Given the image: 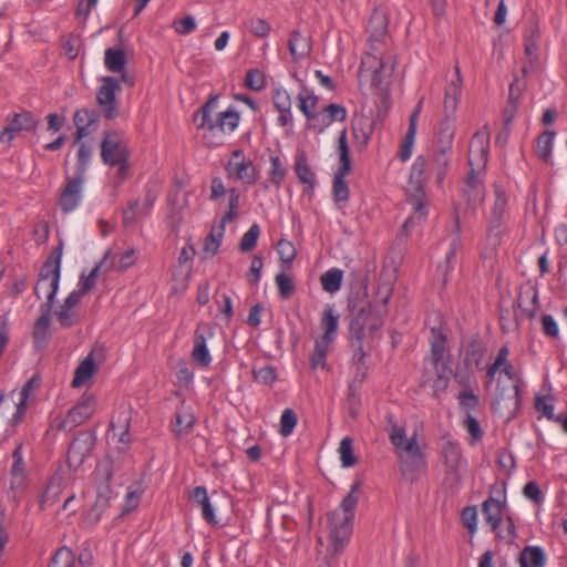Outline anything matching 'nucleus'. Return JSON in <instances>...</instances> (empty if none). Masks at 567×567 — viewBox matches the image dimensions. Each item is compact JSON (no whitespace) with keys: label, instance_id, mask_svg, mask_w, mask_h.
Segmentation results:
<instances>
[{"label":"nucleus","instance_id":"nucleus-1","mask_svg":"<svg viewBox=\"0 0 567 567\" xmlns=\"http://www.w3.org/2000/svg\"><path fill=\"white\" fill-rule=\"evenodd\" d=\"M451 159V151L436 148L430 166L424 156H417L411 167L410 177L406 186L408 202L412 206L413 214L402 225L406 230L416 221H421L427 215V200L424 192L425 172L427 168L435 174L437 183H442Z\"/></svg>","mask_w":567,"mask_h":567},{"label":"nucleus","instance_id":"nucleus-2","mask_svg":"<svg viewBox=\"0 0 567 567\" xmlns=\"http://www.w3.org/2000/svg\"><path fill=\"white\" fill-rule=\"evenodd\" d=\"M389 299L390 295H386L380 305L369 303L362 307L350 321L349 340L358 367L364 365L372 343L380 339Z\"/></svg>","mask_w":567,"mask_h":567},{"label":"nucleus","instance_id":"nucleus-3","mask_svg":"<svg viewBox=\"0 0 567 567\" xmlns=\"http://www.w3.org/2000/svg\"><path fill=\"white\" fill-rule=\"evenodd\" d=\"M359 487V482L352 484L340 506L327 514L326 529L330 543L329 550L333 555H339L344 550L352 535L354 511L359 502L357 496Z\"/></svg>","mask_w":567,"mask_h":567},{"label":"nucleus","instance_id":"nucleus-4","mask_svg":"<svg viewBox=\"0 0 567 567\" xmlns=\"http://www.w3.org/2000/svg\"><path fill=\"white\" fill-rule=\"evenodd\" d=\"M216 99H209L194 115V122L198 128H206L210 133L231 134L239 125V113L233 109L218 112L213 115Z\"/></svg>","mask_w":567,"mask_h":567},{"label":"nucleus","instance_id":"nucleus-5","mask_svg":"<svg viewBox=\"0 0 567 567\" xmlns=\"http://www.w3.org/2000/svg\"><path fill=\"white\" fill-rule=\"evenodd\" d=\"M62 245L56 247L43 264L39 279L34 287V293L40 299L45 296L49 303H54L59 290L61 276Z\"/></svg>","mask_w":567,"mask_h":567},{"label":"nucleus","instance_id":"nucleus-6","mask_svg":"<svg viewBox=\"0 0 567 567\" xmlns=\"http://www.w3.org/2000/svg\"><path fill=\"white\" fill-rule=\"evenodd\" d=\"M338 152L340 166L333 175L332 195L334 203L342 208L346 206L350 197V189L344 177L351 172L350 150L346 128L340 132L338 138Z\"/></svg>","mask_w":567,"mask_h":567},{"label":"nucleus","instance_id":"nucleus-7","mask_svg":"<svg viewBox=\"0 0 567 567\" xmlns=\"http://www.w3.org/2000/svg\"><path fill=\"white\" fill-rule=\"evenodd\" d=\"M130 151L122 133L107 131L104 133L101 143V158L104 164L115 166L118 163L127 162Z\"/></svg>","mask_w":567,"mask_h":567},{"label":"nucleus","instance_id":"nucleus-8","mask_svg":"<svg viewBox=\"0 0 567 567\" xmlns=\"http://www.w3.org/2000/svg\"><path fill=\"white\" fill-rule=\"evenodd\" d=\"M132 415L133 410L130 405H121L110 423L112 439L115 441L116 449L121 452L128 450L132 443V435L130 433Z\"/></svg>","mask_w":567,"mask_h":567},{"label":"nucleus","instance_id":"nucleus-9","mask_svg":"<svg viewBox=\"0 0 567 567\" xmlns=\"http://www.w3.org/2000/svg\"><path fill=\"white\" fill-rule=\"evenodd\" d=\"M102 85L96 92V102L105 118L113 120L118 115L116 94L121 91V83L116 78L103 76Z\"/></svg>","mask_w":567,"mask_h":567},{"label":"nucleus","instance_id":"nucleus-10","mask_svg":"<svg viewBox=\"0 0 567 567\" xmlns=\"http://www.w3.org/2000/svg\"><path fill=\"white\" fill-rule=\"evenodd\" d=\"M495 199L492 207L488 227V240L494 245L499 244V236L502 234V226L507 219V196L502 186L495 185L494 187Z\"/></svg>","mask_w":567,"mask_h":567},{"label":"nucleus","instance_id":"nucleus-11","mask_svg":"<svg viewBox=\"0 0 567 567\" xmlns=\"http://www.w3.org/2000/svg\"><path fill=\"white\" fill-rule=\"evenodd\" d=\"M401 460L403 474L420 473L425 470V455L416 442V433L404 442L401 449H396Z\"/></svg>","mask_w":567,"mask_h":567},{"label":"nucleus","instance_id":"nucleus-12","mask_svg":"<svg viewBox=\"0 0 567 567\" xmlns=\"http://www.w3.org/2000/svg\"><path fill=\"white\" fill-rule=\"evenodd\" d=\"M226 172L229 177L246 185H252L257 182V169L252 161L246 158L241 150H235L231 153Z\"/></svg>","mask_w":567,"mask_h":567},{"label":"nucleus","instance_id":"nucleus-13","mask_svg":"<svg viewBox=\"0 0 567 567\" xmlns=\"http://www.w3.org/2000/svg\"><path fill=\"white\" fill-rule=\"evenodd\" d=\"M489 134L486 130L476 132L468 147V164L473 173H481L487 164Z\"/></svg>","mask_w":567,"mask_h":567},{"label":"nucleus","instance_id":"nucleus-14","mask_svg":"<svg viewBox=\"0 0 567 567\" xmlns=\"http://www.w3.org/2000/svg\"><path fill=\"white\" fill-rule=\"evenodd\" d=\"M214 337V330L209 323L199 322L194 332V347L192 359L202 368H208L212 363V355L207 348V341Z\"/></svg>","mask_w":567,"mask_h":567},{"label":"nucleus","instance_id":"nucleus-15","mask_svg":"<svg viewBox=\"0 0 567 567\" xmlns=\"http://www.w3.org/2000/svg\"><path fill=\"white\" fill-rule=\"evenodd\" d=\"M8 124L0 132V143L10 144L22 131H33L38 126V121L29 111L14 113L12 117L7 118Z\"/></svg>","mask_w":567,"mask_h":567},{"label":"nucleus","instance_id":"nucleus-16","mask_svg":"<svg viewBox=\"0 0 567 567\" xmlns=\"http://www.w3.org/2000/svg\"><path fill=\"white\" fill-rule=\"evenodd\" d=\"M83 181L84 177L82 176L68 178V182L59 197V205L64 213L73 212L81 203Z\"/></svg>","mask_w":567,"mask_h":567},{"label":"nucleus","instance_id":"nucleus-17","mask_svg":"<svg viewBox=\"0 0 567 567\" xmlns=\"http://www.w3.org/2000/svg\"><path fill=\"white\" fill-rule=\"evenodd\" d=\"M454 75L447 82L444 91L443 109L445 115H454L462 94L463 79L458 65L454 66Z\"/></svg>","mask_w":567,"mask_h":567},{"label":"nucleus","instance_id":"nucleus-18","mask_svg":"<svg viewBox=\"0 0 567 567\" xmlns=\"http://www.w3.org/2000/svg\"><path fill=\"white\" fill-rule=\"evenodd\" d=\"M499 497L489 496L484 501L482 511L487 524L493 532H497L502 523L503 509L506 506V497L502 492H498Z\"/></svg>","mask_w":567,"mask_h":567},{"label":"nucleus","instance_id":"nucleus-19","mask_svg":"<svg viewBox=\"0 0 567 567\" xmlns=\"http://www.w3.org/2000/svg\"><path fill=\"white\" fill-rule=\"evenodd\" d=\"M99 118L100 115L95 110L81 109L75 112L73 121L76 126V142L97 130Z\"/></svg>","mask_w":567,"mask_h":567},{"label":"nucleus","instance_id":"nucleus-20","mask_svg":"<svg viewBox=\"0 0 567 567\" xmlns=\"http://www.w3.org/2000/svg\"><path fill=\"white\" fill-rule=\"evenodd\" d=\"M96 402L93 396H86L76 405L71 408L64 420V425L79 426L86 422L95 411Z\"/></svg>","mask_w":567,"mask_h":567},{"label":"nucleus","instance_id":"nucleus-21","mask_svg":"<svg viewBox=\"0 0 567 567\" xmlns=\"http://www.w3.org/2000/svg\"><path fill=\"white\" fill-rule=\"evenodd\" d=\"M431 359L434 368L451 367L446 337L436 329L431 330Z\"/></svg>","mask_w":567,"mask_h":567},{"label":"nucleus","instance_id":"nucleus-22","mask_svg":"<svg viewBox=\"0 0 567 567\" xmlns=\"http://www.w3.org/2000/svg\"><path fill=\"white\" fill-rule=\"evenodd\" d=\"M53 305L54 303L44 302L40 307L41 316L38 318L33 330L34 344L39 349H43L51 337L49 327Z\"/></svg>","mask_w":567,"mask_h":567},{"label":"nucleus","instance_id":"nucleus-23","mask_svg":"<svg viewBox=\"0 0 567 567\" xmlns=\"http://www.w3.org/2000/svg\"><path fill=\"white\" fill-rule=\"evenodd\" d=\"M502 372L511 380L513 381V384L511 389L508 390V393H505V390L501 388V381L497 382V400L498 403L502 401H507L509 405L513 408H517L520 402V389L517 380V375L514 372V367L509 362L508 364L502 367Z\"/></svg>","mask_w":567,"mask_h":567},{"label":"nucleus","instance_id":"nucleus-24","mask_svg":"<svg viewBox=\"0 0 567 567\" xmlns=\"http://www.w3.org/2000/svg\"><path fill=\"white\" fill-rule=\"evenodd\" d=\"M517 305L528 319H534L539 310L538 289L527 285L520 288Z\"/></svg>","mask_w":567,"mask_h":567},{"label":"nucleus","instance_id":"nucleus-25","mask_svg":"<svg viewBox=\"0 0 567 567\" xmlns=\"http://www.w3.org/2000/svg\"><path fill=\"white\" fill-rule=\"evenodd\" d=\"M288 49L295 62L310 55L312 45L310 38L303 37L299 30H293L288 40Z\"/></svg>","mask_w":567,"mask_h":567},{"label":"nucleus","instance_id":"nucleus-26","mask_svg":"<svg viewBox=\"0 0 567 567\" xmlns=\"http://www.w3.org/2000/svg\"><path fill=\"white\" fill-rule=\"evenodd\" d=\"M94 441L89 435H83L74 439L70 444L68 451V460L70 463H83L84 458L90 455Z\"/></svg>","mask_w":567,"mask_h":567},{"label":"nucleus","instance_id":"nucleus-27","mask_svg":"<svg viewBox=\"0 0 567 567\" xmlns=\"http://www.w3.org/2000/svg\"><path fill=\"white\" fill-rule=\"evenodd\" d=\"M190 499L202 507V517L210 525H217L218 520L215 515L214 507L204 486H197L190 494Z\"/></svg>","mask_w":567,"mask_h":567},{"label":"nucleus","instance_id":"nucleus-28","mask_svg":"<svg viewBox=\"0 0 567 567\" xmlns=\"http://www.w3.org/2000/svg\"><path fill=\"white\" fill-rule=\"evenodd\" d=\"M83 296L81 292L72 291L64 300L63 305L56 310L55 315L60 324L64 328H70L74 324V312L72 309L80 303Z\"/></svg>","mask_w":567,"mask_h":567},{"label":"nucleus","instance_id":"nucleus-29","mask_svg":"<svg viewBox=\"0 0 567 567\" xmlns=\"http://www.w3.org/2000/svg\"><path fill=\"white\" fill-rule=\"evenodd\" d=\"M293 169L299 182L306 185L305 192H312L316 187V174L310 168L305 153L296 157Z\"/></svg>","mask_w":567,"mask_h":567},{"label":"nucleus","instance_id":"nucleus-30","mask_svg":"<svg viewBox=\"0 0 567 567\" xmlns=\"http://www.w3.org/2000/svg\"><path fill=\"white\" fill-rule=\"evenodd\" d=\"M485 354V346L478 338L470 340L463 347L464 363L468 369L480 367Z\"/></svg>","mask_w":567,"mask_h":567},{"label":"nucleus","instance_id":"nucleus-31","mask_svg":"<svg viewBox=\"0 0 567 567\" xmlns=\"http://www.w3.org/2000/svg\"><path fill=\"white\" fill-rule=\"evenodd\" d=\"M518 563L520 567H544L546 555L539 546H526L519 553Z\"/></svg>","mask_w":567,"mask_h":567},{"label":"nucleus","instance_id":"nucleus-32","mask_svg":"<svg viewBox=\"0 0 567 567\" xmlns=\"http://www.w3.org/2000/svg\"><path fill=\"white\" fill-rule=\"evenodd\" d=\"M195 416L189 406L184 403L176 411L175 424L173 425V431L178 436H183L188 434L195 424Z\"/></svg>","mask_w":567,"mask_h":567},{"label":"nucleus","instance_id":"nucleus-33","mask_svg":"<svg viewBox=\"0 0 567 567\" xmlns=\"http://www.w3.org/2000/svg\"><path fill=\"white\" fill-rule=\"evenodd\" d=\"M320 326L323 330V334L319 339L332 343L336 339V332L339 326V316L334 313V310L331 306L324 308L320 320Z\"/></svg>","mask_w":567,"mask_h":567},{"label":"nucleus","instance_id":"nucleus-34","mask_svg":"<svg viewBox=\"0 0 567 567\" xmlns=\"http://www.w3.org/2000/svg\"><path fill=\"white\" fill-rule=\"evenodd\" d=\"M480 174L481 173H473V171H471L463 188V194L472 206H476L483 202V186L480 179Z\"/></svg>","mask_w":567,"mask_h":567},{"label":"nucleus","instance_id":"nucleus-35","mask_svg":"<svg viewBox=\"0 0 567 567\" xmlns=\"http://www.w3.org/2000/svg\"><path fill=\"white\" fill-rule=\"evenodd\" d=\"M384 68V63L382 59L378 58L377 55L372 53H365L361 59L360 64V73L364 74L368 72L372 73V83L380 84L381 79V72Z\"/></svg>","mask_w":567,"mask_h":567},{"label":"nucleus","instance_id":"nucleus-36","mask_svg":"<svg viewBox=\"0 0 567 567\" xmlns=\"http://www.w3.org/2000/svg\"><path fill=\"white\" fill-rule=\"evenodd\" d=\"M453 117L454 115H445V118L442 121L440 125L436 148L452 151V145L455 136V126L453 123Z\"/></svg>","mask_w":567,"mask_h":567},{"label":"nucleus","instance_id":"nucleus-37","mask_svg":"<svg viewBox=\"0 0 567 567\" xmlns=\"http://www.w3.org/2000/svg\"><path fill=\"white\" fill-rule=\"evenodd\" d=\"M367 30L370 38L381 40L388 32V19L383 11L375 10L368 22Z\"/></svg>","mask_w":567,"mask_h":567},{"label":"nucleus","instance_id":"nucleus-38","mask_svg":"<svg viewBox=\"0 0 567 567\" xmlns=\"http://www.w3.org/2000/svg\"><path fill=\"white\" fill-rule=\"evenodd\" d=\"M104 64L110 72H123L126 65V55L123 49H106L104 52Z\"/></svg>","mask_w":567,"mask_h":567},{"label":"nucleus","instance_id":"nucleus-39","mask_svg":"<svg viewBox=\"0 0 567 567\" xmlns=\"http://www.w3.org/2000/svg\"><path fill=\"white\" fill-rule=\"evenodd\" d=\"M13 463L10 470L12 485H22L25 478V463L23 460L22 444H19L12 452Z\"/></svg>","mask_w":567,"mask_h":567},{"label":"nucleus","instance_id":"nucleus-40","mask_svg":"<svg viewBox=\"0 0 567 567\" xmlns=\"http://www.w3.org/2000/svg\"><path fill=\"white\" fill-rule=\"evenodd\" d=\"M343 280V271L339 268H331L320 277L322 289L329 293L340 290Z\"/></svg>","mask_w":567,"mask_h":567},{"label":"nucleus","instance_id":"nucleus-41","mask_svg":"<svg viewBox=\"0 0 567 567\" xmlns=\"http://www.w3.org/2000/svg\"><path fill=\"white\" fill-rule=\"evenodd\" d=\"M109 255H110V250H107L105 252L103 260H101L99 264H96L94 266V268L89 272V275H85V274L81 275L80 282H79V290H76V291L81 292L82 296H84L85 293H87L90 290H92L94 288L99 272L103 268L104 262L107 259Z\"/></svg>","mask_w":567,"mask_h":567},{"label":"nucleus","instance_id":"nucleus-42","mask_svg":"<svg viewBox=\"0 0 567 567\" xmlns=\"http://www.w3.org/2000/svg\"><path fill=\"white\" fill-rule=\"evenodd\" d=\"M555 133L550 131L543 132L536 141L535 153L537 157L547 162L551 156Z\"/></svg>","mask_w":567,"mask_h":567},{"label":"nucleus","instance_id":"nucleus-43","mask_svg":"<svg viewBox=\"0 0 567 567\" xmlns=\"http://www.w3.org/2000/svg\"><path fill=\"white\" fill-rule=\"evenodd\" d=\"M297 99L299 101V110L308 120L316 112L317 104L319 101L318 96L315 95L313 92L310 91L309 89L303 87L299 92Z\"/></svg>","mask_w":567,"mask_h":567},{"label":"nucleus","instance_id":"nucleus-44","mask_svg":"<svg viewBox=\"0 0 567 567\" xmlns=\"http://www.w3.org/2000/svg\"><path fill=\"white\" fill-rule=\"evenodd\" d=\"M94 368L92 355L86 357L75 369L72 386L79 388L86 382L93 375Z\"/></svg>","mask_w":567,"mask_h":567},{"label":"nucleus","instance_id":"nucleus-45","mask_svg":"<svg viewBox=\"0 0 567 567\" xmlns=\"http://www.w3.org/2000/svg\"><path fill=\"white\" fill-rule=\"evenodd\" d=\"M331 342L326 340H316L313 352L310 355V364L312 369H324L327 365V354L330 350Z\"/></svg>","mask_w":567,"mask_h":567},{"label":"nucleus","instance_id":"nucleus-46","mask_svg":"<svg viewBox=\"0 0 567 567\" xmlns=\"http://www.w3.org/2000/svg\"><path fill=\"white\" fill-rule=\"evenodd\" d=\"M286 174L287 169L281 158L279 156H270L269 182L279 188Z\"/></svg>","mask_w":567,"mask_h":567},{"label":"nucleus","instance_id":"nucleus-47","mask_svg":"<svg viewBox=\"0 0 567 567\" xmlns=\"http://www.w3.org/2000/svg\"><path fill=\"white\" fill-rule=\"evenodd\" d=\"M352 439L350 436H346L341 440L339 444V455L342 467H352L357 464L358 460L353 454L352 447Z\"/></svg>","mask_w":567,"mask_h":567},{"label":"nucleus","instance_id":"nucleus-48","mask_svg":"<svg viewBox=\"0 0 567 567\" xmlns=\"http://www.w3.org/2000/svg\"><path fill=\"white\" fill-rule=\"evenodd\" d=\"M49 567H80L75 563V556L68 547L59 548L51 559Z\"/></svg>","mask_w":567,"mask_h":567},{"label":"nucleus","instance_id":"nucleus-49","mask_svg":"<svg viewBox=\"0 0 567 567\" xmlns=\"http://www.w3.org/2000/svg\"><path fill=\"white\" fill-rule=\"evenodd\" d=\"M436 379L433 382V395L439 398L444 393L450 383V375L452 373L451 367L434 368Z\"/></svg>","mask_w":567,"mask_h":567},{"label":"nucleus","instance_id":"nucleus-50","mask_svg":"<svg viewBox=\"0 0 567 567\" xmlns=\"http://www.w3.org/2000/svg\"><path fill=\"white\" fill-rule=\"evenodd\" d=\"M260 227L258 224H252L249 229L243 235L240 243H239V250L241 252H249L251 251L256 246L258 238L260 236Z\"/></svg>","mask_w":567,"mask_h":567},{"label":"nucleus","instance_id":"nucleus-51","mask_svg":"<svg viewBox=\"0 0 567 567\" xmlns=\"http://www.w3.org/2000/svg\"><path fill=\"white\" fill-rule=\"evenodd\" d=\"M228 193H229L228 212L223 216L221 221H220L221 233L225 229V225L227 223L233 221L236 218L237 209L239 207L240 196H239V193L237 192V189L231 188V189H229Z\"/></svg>","mask_w":567,"mask_h":567},{"label":"nucleus","instance_id":"nucleus-52","mask_svg":"<svg viewBox=\"0 0 567 567\" xmlns=\"http://www.w3.org/2000/svg\"><path fill=\"white\" fill-rule=\"evenodd\" d=\"M246 28L257 38H266L271 31V25L261 18H251L246 22Z\"/></svg>","mask_w":567,"mask_h":567},{"label":"nucleus","instance_id":"nucleus-53","mask_svg":"<svg viewBox=\"0 0 567 567\" xmlns=\"http://www.w3.org/2000/svg\"><path fill=\"white\" fill-rule=\"evenodd\" d=\"M275 282L278 288L280 298L282 300L289 299L295 291L292 279L285 272H279L275 278Z\"/></svg>","mask_w":567,"mask_h":567},{"label":"nucleus","instance_id":"nucleus-54","mask_svg":"<svg viewBox=\"0 0 567 567\" xmlns=\"http://www.w3.org/2000/svg\"><path fill=\"white\" fill-rule=\"evenodd\" d=\"M267 82L265 74L258 69H250L246 73L245 85L254 91H261L265 89Z\"/></svg>","mask_w":567,"mask_h":567},{"label":"nucleus","instance_id":"nucleus-55","mask_svg":"<svg viewBox=\"0 0 567 567\" xmlns=\"http://www.w3.org/2000/svg\"><path fill=\"white\" fill-rule=\"evenodd\" d=\"M252 374L255 381L267 385L272 384L278 378L276 369L271 365H264L258 369L254 368Z\"/></svg>","mask_w":567,"mask_h":567},{"label":"nucleus","instance_id":"nucleus-56","mask_svg":"<svg viewBox=\"0 0 567 567\" xmlns=\"http://www.w3.org/2000/svg\"><path fill=\"white\" fill-rule=\"evenodd\" d=\"M277 251L280 261L285 264H291L297 255L293 244L287 239H280L277 243Z\"/></svg>","mask_w":567,"mask_h":567},{"label":"nucleus","instance_id":"nucleus-57","mask_svg":"<svg viewBox=\"0 0 567 567\" xmlns=\"http://www.w3.org/2000/svg\"><path fill=\"white\" fill-rule=\"evenodd\" d=\"M297 425V415L291 409H285L280 417V434L289 436Z\"/></svg>","mask_w":567,"mask_h":567},{"label":"nucleus","instance_id":"nucleus-58","mask_svg":"<svg viewBox=\"0 0 567 567\" xmlns=\"http://www.w3.org/2000/svg\"><path fill=\"white\" fill-rule=\"evenodd\" d=\"M328 115L324 112V107L321 112H315L309 118V127L318 133H322L332 123L327 118Z\"/></svg>","mask_w":567,"mask_h":567},{"label":"nucleus","instance_id":"nucleus-59","mask_svg":"<svg viewBox=\"0 0 567 567\" xmlns=\"http://www.w3.org/2000/svg\"><path fill=\"white\" fill-rule=\"evenodd\" d=\"M464 426L467 430V432L471 434V437H472L471 443L472 444L482 440L484 432L480 425V422L472 414L467 413L466 417L464 419Z\"/></svg>","mask_w":567,"mask_h":567},{"label":"nucleus","instance_id":"nucleus-60","mask_svg":"<svg viewBox=\"0 0 567 567\" xmlns=\"http://www.w3.org/2000/svg\"><path fill=\"white\" fill-rule=\"evenodd\" d=\"M92 148L85 143H81L78 150V176L84 177V173L90 163Z\"/></svg>","mask_w":567,"mask_h":567},{"label":"nucleus","instance_id":"nucleus-61","mask_svg":"<svg viewBox=\"0 0 567 567\" xmlns=\"http://www.w3.org/2000/svg\"><path fill=\"white\" fill-rule=\"evenodd\" d=\"M272 104L277 111H284L292 106L291 97L285 89H276L274 91Z\"/></svg>","mask_w":567,"mask_h":567},{"label":"nucleus","instance_id":"nucleus-62","mask_svg":"<svg viewBox=\"0 0 567 567\" xmlns=\"http://www.w3.org/2000/svg\"><path fill=\"white\" fill-rule=\"evenodd\" d=\"M262 267V257L259 255H255L251 259L249 272L247 275V280L250 285H257L259 282Z\"/></svg>","mask_w":567,"mask_h":567},{"label":"nucleus","instance_id":"nucleus-63","mask_svg":"<svg viewBox=\"0 0 567 567\" xmlns=\"http://www.w3.org/2000/svg\"><path fill=\"white\" fill-rule=\"evenodd\" d=\"M138 200H131L127 207L123 210V223L125 225L134 224L140 217L143 216L142 209H138Z\"/></svg>","mask_w":567,"mask_h":567},{"label":"nucleus","instance_id":"nucleus-64","mask_svg":"<svg viewBox=\"0 0 567 567\" xmlns=\"http://www.w3.org/2000/svg\"><path fill=\"white\" fill-rule=\"evenodd\" d=\"M540 322L542 331L545 336L553 339L559 338V328L553 316L544 315L540 319Z\"/></svg>","mask_w":567,"mask_h":567}]
</instances>
